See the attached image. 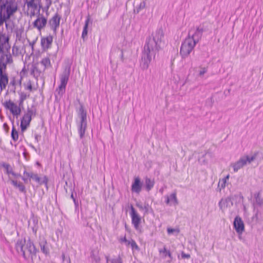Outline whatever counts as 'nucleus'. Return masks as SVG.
<instances>
[{"label": "nucleus", "instance_id": "c85d7f7f", "mask_svg": "<svg viewBox=\"0 0 263 263\" xmlns=\"http://www.w3.org/2000/svg\"><path fill=\"white\" fill-rule=\"evenodd\" d=\"M11 136L13 140L16 141L18 138V134L17 131L16 130L14 126H13Z\"/></svg>", "mask_w": 263, "mask_h": 263}, {"label": "nucleus", "instance_id": "09e8293b", "mask_svg": "<svg viewBox=\"0 0 263 263\" xmlns=\"http://www.w3.org/2000/svg\"><path fill=\"white\" fill-rule=\"evenodd\" d=\"M24 174L27 177H29L30 178H32L34 173L32 172H28L27 171H24Z\"/></svg>", "mask_w": 263, "mask_h": 263}, {"label": "nucleus", "instance_id": "774afa93", "mask_svg": "<svg viewBox=\"0 0 263 263\" xmlns=\"http://www.w3.org/2000/svg\"><path fill=\"white\" fill-rule=\"evenodd\" d=\"M3 126H4V127L5 129H6V128H9V127H8V126L7 124V123H6L4 124Z\"/></svg>", "mask_w": 263, "mask_h": 263}, {"label": "nucleus", "instance_id": "c9c22d12", "mask_svg": "<svg viewBox=\"0 0 263 263\" xmlns=\"http://www.w3.org/2000/svg\"><path fill=\"white\" fill-rule=\"evenodd\" d=\"M35 0H30L27 3L28 7L32 8L33 10L36 9L37 7V4L34 3Z\"/></svg>", "mask_w": 263, "mask_h": 263}, {"label": "nucleus", "instance_id": "13d9d810", "mask_svg": "<svg viewBox=\"0 0 263 263\" xmlns=\"http://www.w3.org/2000/svg\"><path fill=\"white\" fill-rule=\"evenodd\" d=\"M24 101V100H23L22 99L19 98L18 104H19V107H20L23 106Z\"/></svg>", "mask_w": 263, "mask_h": 263}, {"label": "nucleus", "instance_id": "b1692460", "mask_svg": "<svg viewBox=\"0 0 263 263\" xmlns=\"http://www.w3.org/2000/svg\"><path fill=\"white\" fill-rule=\"evenodd\" d=\"M90 21L89 16H88L87 19L85 21V25L83 27L82 33V38L84 41H85L87 38V33H88V27L89 25V23Z\"/></svg>", "mask_w": 263, "mask_h": 263}, {"label": "nucleus", "instance_id": "c03bdc74", "mask_svg": "<svg viewBox=\"0 0 263 263\" xmlns=\"http://www.w3.org/2000/svg\"><path fill=\"white\" fill-rule=\"evenodd\" d=\"M181 257L183 259H189L191 257L189 254H186L184 252H181Z\"/></svg>", "mask_w": 263, "mask_h": 263}, {"label": "nucleus", "instance_id": "39448f33", "mask_svg": "<svg viewBox=\"0 0 263 263\" xmlns=\"http://www.w3.org/2000/svg\"><path fill=\"white\" fill-rule=\"evenodd\" d=\"M70 73V67H67L65 68L60 76V84L57 89L59 95L62 96L65 92L66 87L69 80Z\"/></svg>", "mask_w": 263, "mask_h": 263}, {"label": "nucleus", "instance_id": "a18cd8bd", "mask_svg": "<svg viewBox=\"0 0 263 263\" xmlns=\"http://www.w3.org/2000/svg\"><path fill=\"white\" fill-rule=\"evenodd\" d=\"M226 181L222 179V180L219 182L218 185H220L221 189H224L226 186Z\"/></svg>", "mask_w": 263, "mask_h": 263}, {"label": "nucleus", "instance_id": "9d476101", "mask_svg": "<svg viewBox=\"0 0 263 263\" xmlns=\"http://www.w3.org/2000/svg\"><path fill=\"white\" fill-rule=\"evenodd\" d=\"M130 215L132 218V223L134 225V228L136 230H138L141 222V217L132 205H130Z\"/></svg>", "mask_w": 263, "mask_h": 263}, {"label": "nucleus", "instance_id": "338daca9", "mask_svg": "<svg viewBox=\"0 0 263 263\" xmlns=\"http://www.w3.org/2000/svg\"><path fill=\"white\" fill-rule=\"evenodd\" d=\"M229 178V175H227L226 177H225L224 178H223L222 179V180H225V181L227 182V179H228Z\"/></svg>", "mask_w": 263, "mask_h": 263}, {"label": "nucleus", "instance_id": "79ce46f5", "mask_svg": "<svg viewBox=\"0 0 263 263\" xmlns=\"http://www.w3.org/2000/svg\"><path fill=\"white\" fill-rule=\"evenodd\" d=\"M26 72H27V70L26 69L25 66H24L20 73V84H21L22 80L23 77L25 76Z\"/></svg>", "mask_w": 263, "mask_h": 263}, {"label": "nucleus", "instance_id": "bb28decb", "mask_svg": "<svg viewBox=\"0 0 263 263\" xmlns=\"http://www.w3.org/2000/svg\"><path fill=\"white\" fill-rule=\"evenodd\" d=\"M154 182L150 178H146L145 181V187L147 191H149L154 186Z\"/></svg>", "mask_w": 263, "mask_h": 263}, {"label": "nucleus", "instance_id": "f8f14e48", "mask_svg": "<svg viewBox=\"0 0 263 263\" xmlns=\"http://www.w3.org/2000/svg\"><path fill=\"white\" fill-rule=\"evenodd\" d=\"M233 227L238 235L242 234L245 231V224L240 216H236L235 217L233 221Z\"/></svg>", "mask_w": 263, "mask_h": 263}, {"label": "nucleus", "instance_id": "bf43d9fd", "mask_svg": "<svg viewBox=\"0 0 263 263\" xmlns=\"http://www.w3.org/2000/svg\"><path fill=\"white\" fill-rule=\"evenodd\" d=\"M10 174L12 175L15 177H17L18 176H20V174H16V173H14L13 171L11 172Z\"/></svg>", "mask_w": 263, "mask_h": 263}, {"label": "nucleus", "instance_id": "a878e982", "mask_svg": "<svg viewBox=\"0 0 263 263\" xmlns=\"http://www.w3.org/2000/svg\"><path fill=\"white\" fill-rule=\"evenodd\" d=\"M41 71L37 66L33 65L31 69V74L32 75L36 80L40 76Z\"/></svg>", "mask_w": 263, "mask_h": 263}, {"label": "nucleus", "instance_id": "7ed1b4c3", "mask_svg": "<svg viewBox=\"0 0 263 263\" xmlns=\"http://www.w3.org/2000/svg\"><path fill=\"white\" fill-rule=\"evenodd\" d=\"M16 6L13 0H5L0 4V26L15 12Z\"/></svg>", "mask_w": 263, "mask_h": 263}, {"label": "nucleus", "instance_id": "2eb2a0df", "mask_svg": "<svg viewBox=\"0 0 263 263\" xmlns=\"http://www.w3.org/2000/svg\"><path fill=\"white\" fill-rule=\"evenodd\" d=\"M10 46L9 44V37L5 35L0 36V56L3 54V52L9 51Z\"/></svg>", "mask_w": 263, "mask_h": 263}, {"label": "nucleus", "instance_id": "4be33fe9", "mask_svg": "<svg viewBox=\"0 0 263 263\" xmlns=\"http://www.w3.org/2000/svg\"><path fill=\"white\" fill-rule=\"evenodd\" d=\"M165 197L166 198L165 203L167 204H170L171 202H172L174 205H178L179 203L175 192L172 193L170 196H166Z\"/></svg>", "mask_w": 263, "mask_h": 263}, {"label": "nucleus", "instance_id": "37998d69", "mask_svg": "<svg viewBox=\"0 0 263 263\" xmlns=\"http://www.w3.org/2000/svg\"><path fill=\"white\" fill-rule=\"evenodd\" d=\"M15 84H16L15 80L14 78H13L12 79V80H11L10 84H9V87H13V92H15V88H15Z\"/></svg>", "mask_w": 263, "mask_h": 263}, {"label": "nucleus", "instance_id": "6e6552de", "mask_svg": "<svg viewBox=\"0 0 263 263\" xmlns=\"http://www.w3.org/2000/svg\"><path fill=\"white\" fill-rule=\"evenodd\" d=\"M204 29L200 26L197 27L195 30L189 31L187 36L190 37L196 44L201 39Z\"/></svg>", "mask_w": 263, "mask_h": 263}, {"label": "nucleus", "instance_id": "6e6d98bb", "mask_svg": "<svg viewBox=\"0 0 263 263\" xmlns=\"http://www.w3.org/2000/svg\"><path fill=\"white\" fill-rule=\"evenodd\" d=\"M32 221H33V224H34V227H35L37 224L38 220H37V219L36 218L33 217L32 218Z\"/></svg>", "mask_w": 263, "mask_h": 263}, {"label": "nucleus", "instance_id": "680f3d73", "mask_svg": "<svg viewBox=\"0 0 263 263\" xmlns=\"http://www.w3.org/2000/svg\"><path fill=\"white\" fill-rule=\"evenodd\" d=\"M52 4V2L51 1H46V6H47L48 7H50V6H51Z\"/></svg>", "mask_w": 263, "mask_h": 263}, {"label": "nucleus", "instance_id": "0eeeda50", "mask_svg": "<svg viewBox=\"0 0 263 263\" xmlns=\"http://www.w3.org/2000/svg\"><path fill=\"white\" fill-rule=\"evenodd\" d=\"M196 44L187 36L181 44L180 54L183 59L186 58L194 49Z\"/></svg>", "mask_w": 263, "mask_h": 263}, {"label": "nucleus", "instance_id": "6ab92c4d", "mask_svg": "<svg viewBox=\"0 0 263 263\" xmlns=\"http://www.w3.org/2000/svg\"><path fill=\"white\" fill-rule=\"evenodd\" d=\"M136 205L140 210L144 211V215H146L148 213L153 212V209L151 206L149 205L148 202H145L143 204L141 203H137Z\"/></svg>", "mask_w": 263, "mask_h": 263}, {"label": "nucleus", "instance_id": "864d4df0", "mask_svg": "<svg viewBox=\"0 0 263 263\" xmlns=\"http://www.w3.org/2000/svg\"><path fill=\"white\" fill-rule=\"evenodd\" d=\"M176 231V229H173V228H168L167 229V232L168 234H172L173 233H174Z\"/></svg>", "mask_w": 263, "mask_h": 263}, {"label": "nucleus", "instance_id": "7c9ffc66", "mask_svg": "<svg viewBox=\"0 0 263 263\" xmlns=\"http://www.w3.org/2000/svg\"><path fill=\"white\" fill-rule=\"evenodd\" d=\"M207 155L209 156L210 157H211V153L207 152L204 154H203L201 157L198 159V161L201 164L207 163L208 161L204 158V157Z\"/></svg>", "mask_w": 263, "mask_h": 263}, {"label": "nucleus", "instance_id": "5701e85b", "mask_svg": "<svg viewBox=\"0 0 263 263\" xmlns=\"http://www.w3.org/2000/svg\"><path fill=\"white\" fill-rule=\"evenodd\" d=\"M33 180L37 182L40 185L42 184H45V185H47V183H48V178L45 176L43 179L39 177L36 174H34L32 178Z\"/></svg>", "mask_w": 263, "mask_h": 263}, {"label": "nucleus", "instance_id": "f257e3e1", "mask_svg": "<svg viewBox=\"0 0 263 263\" xmlns=\"http://www.w3.org/2000/svg\"><path fill=\"white\" fill-rule=\"evenodd\" d=\"M164 33L162 28H159L146 39L141 53L140 67L143 70L147 69L151 62L161 49Z\"/></svg>", "mask_w": 263, "mask_h": 263}, {"label": "nucleus", "instance_id": "f704fd0d", "mask_svg": "<svg viewBox=\"0 0 263 263\" xmlns=\"http://www.w3.org/2000/svg\"><path fill=\"white\" fill-rule=\"evenodd\" d=\"M31 121V117L24 115L23 118L22 119L21 122H23V123L26 124L27 125H29L30 122Z\"/></svg>", "mask_w": 263, "mask_h": 263}, {"label": "nucleus", "instance_id": "aec40b11", "mask_svg": "<svg viewBox=\"0 0 263 263\" xmlns=\"http://www.w3.org/2000/svg\"><path fill=\"white\" fill-rule=\"evenodd\" d=\"M3 69L0 68V89L1 90L5 89L8 82L7 76L3 73Z\"/></svg>", "mask_w": 263, "mask_h": 263}, {"label": "nucleus", "instance_id": "a19ab883", "mask_svg": "<svg viewBox=\"0 0 263 263\" xmlns=\"http://www.w3.org/2000/svg\"><path fill=\"white\" fill-rule=\"evenodd\" d=\"M18 93L20 96V98L22 99L23 100L25 101L27 98H29L30 97L29 94L27 95L24 92H18Z\"/></svg>", "mask_w": 263, "mask_h": 263}, {"label": "nucleus", "instance_id": "423d86ee", "mask_svg": "<svg viewBox=\"0 0 263 263\" xmlns=\"http://www.w3.org/2000/svg\"><path fill=\"white\" fill-rule=\"evenodd\" d=\"M258 153H255L252 156L246 155L241 157L235 163H231V166L233 168L234 172H237L239 170L242 168L247 163H251L256 158Z\"/></svg>", "mask_w": 263, "mask_h": 263}, {"label": "nucleus", "instance_id": "4d7b16f0", "mask_svg": "<svg viewBox=\"0 0 263 263\" xmlns=\"http://www.w3.org/2000/svg\"><path fill=\"white\" fill-rule=\"evenodd\" d=\"M119 241L120 242H126L127 241L126 236L125 235L123 238H121Z\"/></svg>", "mask_w": 263, "mask_h": 263}, {"label": "nucleus", "instance_id": "412c9836", "mask_svg": "<svg viewBox=\"0 0 263 263\" xmlns=\"http://www.w3.org/2000/svg\"><path fill=\"white\" fill-rule=\"evenodd\" d=\"M53 37L51 35H49L46 37H44L41 39V45L44 49H47L50 47L52 43Z\"/></svg>", "mask_w": 263, "mask_h": 263}, {"label": "nucleus", "instance_id": "58836bf2", "mask_svg": "<svg viewBox=\"0 0 263 263\" xmlns=\"http://www.w3.org/2000/svg\"><path fill=\"white\" fill-rule=\"evenodd\" d=\"M130 246L133 250H136L139 251L140 249L136 241L132 239L130 240Z\"/></svg>", "mask_w": 263, "mask_h": 263}, {"label": "nucleus", "instance_id": "ddd939ff", "mask_svg": "<svg viewBox=\"0 0 263 263\" xmlns=\"http://www.w3.org/2000/svg\"><path fill=\"white\" fill-rule=\"evenodd\" d=\"M47 23V18L39 13L38 14L37 18L33 23V26L40 31L46 26Z\"/></svg>", "mask_w": 263, "mask_h": 263}, {"label": "nucleus", "instance_id": "4c0bfd02", "mask_svg": "<svg viewBox=\"0 0 263 263\" xmlns=\"http://www.w3.org/2000/svg\"><path fill=\"white\" fill-rule=\"evenodd\" d=\"M160 253H163L165 254V256H168L171 259H172V256L170 251L167 250L166 248H164L162 250L159 251Z\"/></svg>", "mask_w": 263, "mask_h": 263}, {"label": "nucleus", "instance_id": "052dcab7", "mask_svg": "<svg viewBox=\"0 0 263 263\" xmlns=\"http://www.w3.org/2000/svg\"><path fill=\"white\" fill-rule=\"evenodd\" d=\"M49 8V7H48L47 6H45L44 7H43L42 8V10L43 11H45V12H48Z\"/></svg>", "mask_w": 263, "mask_h": 263}, {"label": "nucleus", "instance_id": "72a5a7b5", "mask_svg": "<svg viewBox=\"0 0 263 263\" xmlns=\"http://www.w3.org/2000/svg\"><path fill=\"white\" fill-rule=\"evenodd\" d=\"M36 114V109L34 107L31 108H28L27 112L25 115L31 118L32 116H35Z\"/></svg>", "mask_w": 263, "mask_h": 263}, {"label": "nucleus", "instance_id": "603ef678", "mask_svg": "<svg viewBox=\"0 0 263 263\" xmlns=\"http://www.w3.org/2000/svg\"><path fill=\"white\" fill-rule=\"evenodd\" d=\"M35 140L36 142H39V141L41 140V136L39 134H35L34 136Z\"/></svg>", "mask_w": 263, "mask_h": 263}, {"label": "nucleus", "instance_id": "dca6fc26", "mask_svg": "<svg viewBox=\"0 0 263 263\" xmlns=\"http://www.w3.org/2000/svg\"><path fill=\"white\" fill-rule=\"evenodd\" d=\"M142 187V183L141 182L139 177L135 178L134 181L132 183L131 191L133 193L139 194L141 191Z\"/></svg>", "mask_w": 263, "mask_h": 263}, {"label": "nucleus", "instance_id": "5fc2aeb1", "mask_svg": "<svg viewBox=\"0 0 263 263\" xmlns=\"http://www.w3.org/2000/svg\"><path fill=\"white\" fill-rule=\"evenodd\" d=\"M18 51V48L17 47L14 46L12 49V52L13 54H15L16 55L17 54V52Z\"/></svg>", "mask_w": 263, "mask_h": 263}, {"label": "nucleus", "instance_id": "2f4dec72", "mask_svg": "<svg viewBox=\"0 0 263 263\" xmlns=\"http://www.w3.org/2000/svg\"><path fill=\"white\" fill-rule=\"evenodd\" d=\"M1 165L6 170V172L7 174L9 175L11 174L12 171V169L9 164L3 162Z\"/></svg>", "mask_w": 263, "mask_h": 263}, {"label": "nucleus", "instance_id": "473e14b6", "mask_svg": "<svg viewBox=\"0 0 263 263\" xmlns=\"http://www.w3.org/2000/svg\"><path fill=\"white\" fill-rule=\"evenodd\" d=\"M254 197L256 203L259 206L261 205L263 203V200L260 196V193H258L257 194H255L254 195Z\"/></svg>", "mask_w": 263, "mask_h": 263}, {"label": "nucleus", "instance_id": "e2e57ef3", "mask_svg": "<svg viewBox=\"0 0 263 263\" xmlns=\"http://www.w3.org/2000/svg\"><path fill=\"white\" fill-rule=\"evenodd\" d=\"M70 198L72 199L73 201H74V199H76V197L74 196L73 192H72V193H71Z\"/></svg>", "mask_w": 263, "mask_h": 263}, {"label": "nucleus", "instance_id": "3c124183", "mask_svg": "<svg viewBox=\"0 0 263 263\" xmlns=\"http://www.w3.org/2000/svg\"><path fill=\"white\" fill-rule=\"evenodd\" d=\"M91 257L93 258L94 260L96 262V263H99L100 260V258L98 256H95L94 254L91 255Z\"/></svg>", "mask_w": 263, "mask_h": 263}, {"label": "nucleus", "instance_id": "8fccbe9b", "mask_svg": "<svg viewBox=\"0 0 263 263\" xmlns=\"http://www.w3.org/2000/svg\"><path fill=\"white\" fill-rule=\"evenodd\" d=\"M207 72V69L205 67L202 68L201 70L199 71V76H202Z\"/></svg>", "mask_w": 263, "mask_h": 263}, {"label": "nucleus", "instance_id": "f03ea898", "mask_svg": "<svg viewBox=\"0 0 263 263\" xmlns=\"http://www.w3.org/2000/svg\"><path fill=\"white\" fill-rule=\"evenodd\" d=\"M15 248L18 253L22 254L25 260H28L30 258L33 261L39 252V250L30 238L27 240L25 238L18 239L15 243Z\"/></svg>", "mask_w": 263, "mask_h": 263}, {"label": "nucleus", "instance_id": "4468645a", "mask_svg": "<svg viewBox=\"0 0 263 263\" xmlns=\"http://www.w3.org/2000/svg\"><path fill=\"white\" fill-rule=\"evenodd\" d=\"M61 17L56 13L48 21V24L54 33H56L57 29L59 27Z\"/></svg>", "mask_w": 263, "mask_h": 263}, {"label": "nucleus", "instance_id": "a211bd4d", "mask_svg": "<svg viewBox=\"0 0 263 263\" xmlns=\"http://www.w3.org/2000/svg\"><path fill=\"white\" fill-rule=\"evenodd\" d=\"M39 244L40 247L41 252L46 256L49 255L50 251L46 239L44 237L40 238Z\"/></svg>", "mask_w": 263, "mask_h": 263}, {"label": "nucleus", "instance_id": "1a4fd4ad", "mask_svg": "<svg viewBox=\"0 0 263 263\" xmlns=\"http://www.w3.org/2000/svg\"><path fill=\"white\" fill-rule=\"evenodd\" d=\"M13 62L12 57L9 51L6 50L3 52V54L0 56V68L5 70L6 68L7 64L12 63Z\"/></svg>", "mask_w": 263, "mask_h": 263}, {"label": "nucleus", "instance_id": "69168bd1", "mask_svg": "<svg viewBox=\"0 0 263 263\" xmlns=\"http://www.w3.org/2000/svg\"><path fill=\"white\" fill-rule=\"evenodd\" d=\"M125 243L127 246L130 245V240H127V241Z\"/></svg>", "mask_w": 263, "mask_h": 263}, {"label": "nucleus", "instance_id": "9b49d317", "mask_svg": "<svg viewBox=\"0 0 263 263\" xmlns=\"http://www.w3.org/2000/svg\"><path fill=\"white\" fill-rule=\"evenodd\" d=\"M3 105L4 107L10 110V111L14 116H17L21 114V109L20 107H18L11 100L6 101Z\"/></svg>", "mask_w": 263, "mask_h": 263}, {"label": "nucleus", "instance_id": "cd10ccee", "mask_svg": "<svg viewBox=\"0 0 263 263\" xmlns=\"http://www.w3.org/2000/svg\"><path fill=\"white\" fill-rule=\"evenodd\" d=\"M106 263H122V259L121 257L119 256L117 258L110 259L109 256L108 255L105 256Z\"/></svg>", "mask_w": 263, "mask_h": 263}, {"label": "nucleus", "instance_id": "49530a36", "mask_svg": "<svg viewBox=\"0 0 263 263\" xmlns=\"http://www.w3.org/2000/svg\"><path fill=\"white\" fill-rule=\"evenodd\" d=\"M73 201L74 204L75 211H77V210H78V209H79V202L78 200H77V199H74V201Z\"/></svg>", "mask_w": 263, "mask_h": 263}, {"label": "nucleus", "instance_id": "f3484780", "mask_svg": "<svg viewBox=\"0 0 263 263\" xmlns=\"http://www.w3.org/2000/svg\"><path fill=\"white\" fill-rule=\"evenodd\" d=\"M220 209L224 211L227 208H230L233 206V202L232 198L230 197H228L226 198L221 199L218 203Z\"/></svg>", "mask_w": 263, "mask_h": 263}, {"label": "nucleus", "instance_id": "0e129e2a", "mask_svg": "<svg viewBox=\"0 0 263 263\" xmlns=\"http://www.w3.org/2000/svg\"><path fill=\"white\" fill-rule=\"evenodd\" d=\"M43 8V7H42V5L41 4H39V11H38V13H39V14L40 13V9H42V8Z\"/></svg>", "mask_w": 263, "mask_h": 263}, {"label": "nucleus", "instance_id": "e433bc0d", "mask_svg": "<svg viewBox=\"0 0 263 263\" xmlns=\"http://www.w3.org/2000/svg\"><path fill=\"white\" fill-rule=\"evenodd\" d=\"M41 64L45 66V68L50 65V61L49 58H45L41 61Z\"/></svg>", "mask_w": 263, "mask_h": 263}, {"label": "nucleus", "instance_id": "20e7f679", "mask_svg": "<svg viewBox=\"0 0 263 263\" xmlns=\"http://www.w3.org/2000/svg\"><path fill=\"white\" fill-rule=\"evenodd\" d=\"M79 115L81 120L78 124V132L80 138L82 139L84 136L87 128V112L82 104H80Z\"/></svg>", "mask_w": 263, "mask_h": 263}, {"label": "nucleus", "instance_id": "c756f323", "mask_svg": "<svg viewBox=\"0 0 263 263\" xmlns=\"http://www.w3.org/2000/svg\"><path fill=\"white\" fill-rule=\"evenodd\" d=\"M145 7V2L143 1V2H141L140 4L136 6L135 7V8L134 9V13H136V14H138L141 10L144 9Z\"/></svg>", "mask_w": 263, "mask_h": 263}, {"label": "nucleus", "instance_id": "393cba45", "mask_svg": "<svg viewBox=\"0 0 263 263\" xmlns=\"http://www.w3.org/2000/svg\"><path fill=\"white\" fill-rule=\"evenodd\" d=\"M11 182L14 186L17 187L21 192L24 193H26V191L25 186L22 183H18L17 181L14 180H12Z\"/></svg>", "mask_w": 263, "mask_h": 263}, {"label": "nucleus", "instance_id": "ea45409f", "mask_svg": "<svg viewBox=\"0 0 263 263\" xmlns=\"http://www.w3.org/2000/svg\"><path fill=\"white\" fill-rule=\"evenodd\" d=\"M24 86H25V88L26 90H29L30 91H32L33 87L30 80H29L26 84H24Z\"/></svg>", "mask_w": 263, "mask_h": 263}, {"label": "nucleus", "instance_id": "de8ad7c7", "mask_svg": "<svg viewBox=\"0 0 263 263\" xmlns=\"http://www.w3.org/2000/svg\"><path fill=\"white\" fill-rule=\"evenodd\" d=\"M28 126L29 125H27L26 124L23 123V122H21V128L22 131L23 132V131L25 130Z\"/></svg>", "mask_w": 263, "mask_h": 263}]
</instances>
